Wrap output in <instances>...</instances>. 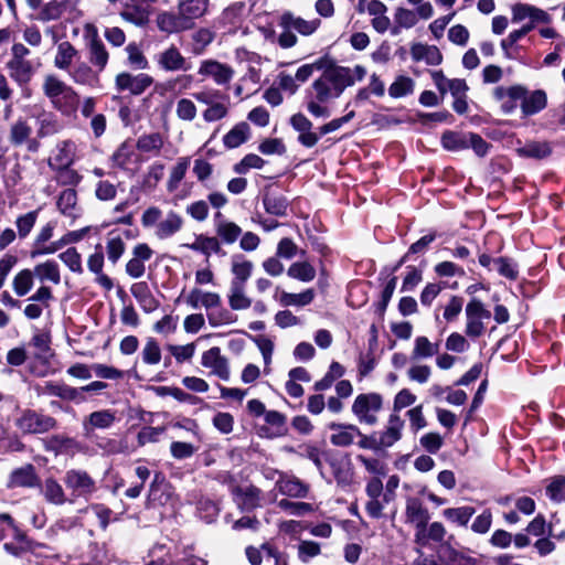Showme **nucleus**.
Wrapping results in <instances>:
<instances>
[{
  "label": "nucleus",
  "instance_id": "1",
  "mask_svg": "<svg viewBox=\"0 0 565 565\" xmlns=\"http://www.w3.org/2000/svg\"><path fill=\"white\" fill-rule=\"evenodd\" d=\"M350 72L344 66H330L323 71L312 85V94L320 103L338 98L347 87L352 86Z\"/></svg>",
  "mask_w": 565,
  "mask_h": 565
},
{
  "label": "nucleus",
  "instance_id": "2",
  "mask_svg": "<svg viewBox=\"0 0 565 565\" xmlns=\"http://www.w3.org/2000/svg\"><path fill=\"white\" fill-rule=\"evenodd\" d=\"M141 224L145 228H152L157 239L164 241L182 230L184 218L173 210L163 214L162 210L158 206H150L142 213Z\"/></svg>",
  "mask_w": 565,
  "mask_h": 565
},
{
  "label": "nucleus",
  "instance_id": "3",
  "mask_svg": "<svg viewBox=\"0 0 565 565\" xmlns=\"http://www.w3.org/2000/svg\"><path fill=\"white\" fill-rule=\"evenodd\" d=\"M42 88L52 105L62 113L68 114L77 107V93L56 75H46Z\"/></svg>",
  "mask_w": 565,
  "mask_h": 565
},
{
  "label": "nucleus",
  "instance_id": "4",
  "mask_svg": "<svg viewBox=\"0 0 565 565\" xmlns=\"http://www.w3.org/2000/svg\"><path fill=\"white\" fill-rule=\"evenodd\" d=\"M193 97L196 102L206 106V109L202 113V117L205 121H217L227 116L231 100L228 95L222 93L220 89L205 87L195 92Z\"/></svg>",
  "mask_w": 565,
  "mask_h": 565
},
{
  "label": "nucleus",
  "instance_id": "5",
  "mask_svg": "<svg viewBox=\"0 0 565 565\" xmlns=\"http://www.w3.org/2000/svg\"><path fill=\"white\" fill-rule=\"evenodd\" d=\"M499 94L520 99L522 117L524 118L539 114L547 105V95L542 89L529 92L521 85H513L510 86L509 90H499Z\"/></svg>",
  "mask_w": 565,
  "mask_h": 565
},
{
  "label": "nucleus",
  "instance_id": "6",
  "mask_svg": "<svg viewBox=\"0 0 565 565\" xmlns=\"http://www.w3.org/2000/svg\"><path fill=\"white\" fill-rule=\"evenodd\" d=\"M63 481L71 492V503L78 498L87 501L97 491L96 481L83 469H68L63 477Z\"/></svg>",
  "mask_w": 565,
  "mask_h": 565
},
{
  "label": "nucleus",
  "instance_id": "7",
  "mask_svg": "<svg viewBox=\"0 0 565 565\" xmlns=\"http://www.w3.org/2000/svg\"><path fill=\"white\" fill-rule=\"evenodd\" d=\"M350 116L351 115L333 119L330 122L319 127L315 131H311V122L302 114L294 115L290 119V124L294 129L300 132L298 141H318L324 135L338 130L344 122L349 120Z\"/></svg>",
  "mask_w": 565,
  "mask_h": 565
},
{
  "label": "nucleus",
  "instance_id": "8",
  "mask_svg": "<svg viewBox=\"0 0 565 565\" xmlns=\"http://www.w3.org/2000/svg\"><path fill=\"white\" fill-rule=\"evenodd\" d=\"M382 406L383 398L380 394H359L352 404V413L360 423L374 425L377 423V413L382 409Z\"/></svg>",
  "mask_w": 565,
  "mask_h": 565
},
{
  "label": "nucleus",
  "instance_id": "9",
  "mask_svg": "<svg viewBox=\"0 0 565 565\" xmlns=\"http://www.w3.org/2000/svg\"><path fill=\"white\" fill-rule=\"evenodd\" d=\"M15 425L23 434H45L54 429L57 422L52 416L25 409L17 418Z\"/></svg>",
  "mask_w": 565,
  "mask_h": 565
},
{
  "label": "nucleus",
  "instance_id": "10",
  "mask_svg": "<svg viewBox=\"0 0 565 565\" xmlns=\"http://www.w3.org/2000/svg\"><path fill=\"white\" fill-rule=\"evenodd\" d=\"M466 328L465 333L470 338H479L486 331L483 320L491 317V312L478 298H472L466 306Z\"/></svg>",
  "mask_w": 565,
  "mask_h": 565
},
{
  "label": "nucleus",
  "instance_id": "11",
  "mask_svg": "<svg viewBox=\"0 0 565 565\" xmlns=\"http://www.w3.org/2000/svg\"><path fill=\"white\" fill-rule=\"evenodd\" d=\"M84 31L87 40L88 60L97 72H102L109 58L106 46L99 39L97 28L94 24H85Z\"/></svg>",
  "mask_w": 565,
  "mask_h": 565
},
{
  "label": "nucleus",
  "instance_id": "12",
  "mask_svg": "<svg viewBox=\"0 0 565 565\" xmlns=\"http://www.w3.org/2000/svg\"><path fill=\"white\" fill-rule=\"evenodd\" d=\"M429 519L428 510L418 498L408 497L406 499L405 521L417 529L416 541H419L422 534L426 531Z\"/></svg>",
  "mask_w": 565,
  "mask_h": 565
},
{
  "label": "nucleus",
  "instance_id": "13",
  "mask_svg": "<svg viewBox=\"0 0 565 565\" xmlns=\"http://www.w3.org/2000/svg\"><path fill=\"white\" fill-rule=\"evenodd\" d=\"M201 365L210 370V374L223 381H228L231 370L228 360L221 352L218 347H213L202 353Z\"/></svg>",
  "mask_w": 565,
  "mask_h": 565
},
{
  "label": "nucleus",
  "instance_id": "14",
  "mask_svg": "<svg viewBox=\"0 0 565 565\" xmlns=\"http://www.w3.org/2000/svg\"><path fill=\"white\" fill-rule=\"evenodd\" d=\"M198 73L212 78L214 83L220 86L227 85L235 74L233 67L215 60L202 61Z\"/></svg>",
  "mask_w": 565,
  "mask_h": 565
},
{
  "label": "nucleus",
  "instance_id": "15",
  "mask_svg": "<svg viewBox=\"0 0 565 565\" xmlns=\"http://www.w3.org/2000/svg\"><path fill=\"white\" fill-rule=\"evenodd\" d=\"M153 255V250L146 243L137 244L131 252V258L126 264V274L138 279L146 273V262Z\"/></svg>",
  "mask_w": 565,
  "mask_h": 565
},
{
  "label": "nucleus",
  "instance_id": "16",
  "mask_svg": "<svg viewBox=\"0 0 565 565\" xmlns=\"http://www.w3.org/2000/svg\"><path fill=\"white\" fill-rule=\"evenodd\" d=\"M158 66L166 72H186L191 68L186 58L174 45H170L156 56Z\"/></svg>",
  "mask_w": 565,
  "mask_h": 565
},
{
  "label": "nucleus",
  "instance_id": "17",
  "mask_svg": "<svg viewBox=\"0 0 565 565\" xmlns=\"http://www.w3.org/2000/svg\"><path fill=\"white\" fill-rule=\"evenodd\" d=\"M320 25V19L306 20L290 11H285L279 18V26L290 28L302 36L312 35Z\"/></svg>",
  "mask_w": 565,
  "mask_h": 565
},
{
  "label": "nucleus",
  "instance_id": "18",
  "mask_svg": "<svg viewBox=\"0 0 565 565\" xmlns=\"http://www.w3.org/2000/svg\"><path fill=\"white\" fill-rule=\"evenodd\" d=\"M153 83V78L145 73L132 75L122 72L116 76V86L118 90H129L134 95L142 94Z\"/></svg>",
  "mask_w": 565,
  "mask_h": 565
},
{
  "label": "nucleus",
  "instance_id": "19",
  "mask_svg": "<svg viewBox=\"0 0 565 565\" xmlns=\"http://www.w3.org/2000/svg\"><path fill=\"white\" fill-rule=\"evenodd\" d=\"M511 14L513 23H520L526 19L532 22L542 23H548L551 21V15L546 11L529 3L518 2L513 4L511 7Z\"/></svg>",
  "mask_w": 565,
  "mask_h": 565
},
{
  "label": "nucleus",
  "instance_id": "20",
  "mask_svg": "<svg viewBox=\"0 0 565 565\" xmlns=\"http://www.w3.org/2000/svg\"><path fill=\"white\" fill-rule=\"evenodd\" d=\"M40 395L57 396L65 401L84 402L85 397L81 395V391L64 383L49 381L44 385L38 387Z\"/></svg>",
  "mask_w": 565,
  "mask_h": 565
},
{
  "label": "nucleus",
  "instance_id": "21",
  "mask_svg": "<svg viewBox=\"0 0 565 565\" xmlns=\"http://www.w3.org/2000/svg\"><path fill=\"white\" fill-rule=\"evenodd\" d=\"M329 428L332 431L330 441L337 447H349L354 443L358 435H361L359 427L352 424L331 423Z\"/></svg>",
  "mask_w": 565,
  "mask_h": 565
},
{
  "label": "nucleus",
  "instance_id": "22",
  "mask_svg": "<svg viewBox=\"0 0 565 565\" xmlns=\"http://www.w3.org/2000/svg\"><path fill=\"white\" fill-rule=\"evenodd\" d=\"M116 420V414L110 409H102L90 413L83 420V429L85 435L89 436L96 429H107L110 428Z\"/></svg>",
  "mask_w": 565,
  "mask_h": 565
},
{
  "label": "nucleus",
  "instance_id": "23",
  "mask_svg": "<svg viewBox=\"0 0 565 565\" xmlns=\"http://www.w3.org/2000/svg\"><path fill=\"white\" fill-rule=\"evenodd\" d=\"M209 0H178V11L189 29L193 20L203 17L209 8Z\"/></svg>",
  "mask_w": 565,
  "mask_h": 565
},
{
  "label": "nucleus",
  "instance_id": "24",
  "mask_svg": "<svg viewBox=\"0 0 565 565\" xmlns=\"http://www.w3.org/2000/svg\"><path fill=\"white\" fill-rule=\"evenodd\" d=\"M276 488L281 494L298 499L306 498L309 492V486L294 476H280Z\"/></svg>",
  "mask_w": 565,
  "mask_h": 565
},
{
  "label": "nucleus",
  "instance_id": "25",
  "mask_svg": "<svg viewBox=\"0 0 565 565\" xmlns=\"http://www.w3.org/2000/svg\"><path fill=\"white\" fill-rule=\"evenodd\" d=\"M254 264L246 259L244 255L236 254L231 258V273L233 278L230 285L246 286L252 276Z\"/></svg>",
  "mask_w": 565,
  "mask_h": 565
},
{
  "label": "nucleus",
  "instance_id": "26",
  "mask_svg": "<svg viewBox=\"0 0 565 565\" xmlns=\"http://www.w3.org/2000/svg\"><path fill=\"white\" fill-rule=\"evenodd\" d=\"M40 484L35 468L32 465H25L13 470L10 475L9 487L33 488Z\"/></svg>",
  "mask_w": 565,
  "mask_h": 565
},
{
  "label": "nucleus",
  "instance_id": "27",
  "mask_svg": "<svg viewBox=\"0 0 565 565\" xmlns=\"http://www.w3.org/2000/svg\"><path fill=\"white\" fill-rule=\"evenodd\" d=\"M7 68L10 77L20 86L26 87L34 74V67L28 60L8 61Z\"/></svg>",
  "mask_w": 565,
  "mask_h": 565
},
{
  "label": "nucleus",
  "instance_id": "28",
  "mask_svg": "<svg viewBox=\"0 0 565 565\" xmlns=\"http://www.w3.org/2000/svg\"><path fill=\"white\" fill-rule=\"evenodd\" d=\"M99 73L93 65L90 66L86 62H78L68 71L70 77L76 84L88 86H94L98 83Z\"/></svg>",
  "mask_w": 565,
  "mask_h": 565
},
{
  "label": "nucleus",
  "instance_id": "29",
  "mask_svg": "<svg viewBox=\"0 0 565 565\" xmlns=\"http://www.w3.org/2000/svg\"><path fill=\"white\" fill-rule=\"evenodd\" d=\"M156 23L160 31L168 34L181 32L189 29L179 12H159L156 18Z\"/></svg>",
  "mask_w": 565,
  "mask_h": 565
},
{
  "label": "nucleus",
  "instance_id": "30",
  "mask_svg": "<svg viewBox=\"0 0 565 565\" xmlns=\"http://www.w3.org/2000/svg\"><path fill=\"white\" fill-rule=\"evenodd\" d=\"M215 232L217 237L225 244H233L242 234V228L234 222L223 220L222 213H215Z\"/></svg>",
  "mask_w": 565,
  "mask_h": 565
},
{
  "label": "nucleus",
  "instance_id": "31",
  "mask_svg": "<svg viewBox=\"0 0 565 565\" xmlns=\"http://www.w3.org/2000/svg\"><path fill=\"white\" fill-rule=\"evenodd\" d=\"M404 420L397 415H391L386 428L379 436L381 447H391L402 437Z\"/></svg>",
  "mask_w": 565,
  "mask_h": 565
},
{
  "label": "nucleus",
  "instance_id": "32",
  "mask_svg": "<svg viewBox=\"0 0 565 565\" xmlns=\"http://www.w3.org/2000/svg\"><path fill=\"white\" fill-rule=\"evenodd\" d=\"M41 493L46 502L54 505H63L66 502H70L63 487L52 477L44 480V483L41 487Z\"/></svg>",
  "mask_w": 565,
  "mask_h": 565
},
{
  "label": "nucleus",
  "instance_id": "33",
  "mask_svg": "<svg viewBox=\"0 0 565 565\" xmlns=\"http://www.w3.org/2000/svg\"><path fill=\"white\" fill-rule=\"evenodd\" d=\"M230 308L234 311L246 310L252 307L253 300L246 294V286L230 285L227 292Z\"/></svg>",
  "mask_w": 565,
  "mask_h": 565
},
{
  "label": "nucleus",
  "instance_id": "34",
  "mask_svg": "<svg viewBox=\"0 0 565 565\" xmlns=\"http://www.w3.org/2000/svg\"><path fill=\"white\" fill-rule=\"evenodd\" d=\"M78 55L77 50L68 41L61 42L56 47L54 56V66L62 71H70L75 57Z\"/></svg>",
  "mask_w": 565,
  "mask_h": 565
},
{
  "label": "nucleus",
  "instance_id": "35",
  "mask_svg": "<svg viewBox=\"0 0 565 565\" xmlns=\"http://www.w3.org/2000/svg\"><path fill=\"white\" fill-rule=\"evenodd\" d=\"M131 294L146 312H151L159 306L158 300L152 296L146 282L132 285Z\"/></svg>",
  "mask_w": 565,
  "mask_h": 565
},
{
  "label": "nucleus",
  "instance_id": "36",
  "mask_svg": "<svg viewBox=\"0 0 565 565\" xmlns=\"http://www.w3.org/2000/svg\"><path fill=\"white\" fill-rule=\"evenodd\" d=\"M439 353V343H433L427 337L420 335L414 340L412 360L429 359Z\"/></svg>",
  "mask_w": 565,
  "mask_h": 565
},
{
  "label": "nucleus",
  "instance_id": "37",
  "mask_svg": "<svg viewBox=\"0 0 565 565\" xmlns=\"http://www.w3.org/2000/svg\"><path fill=\"white\" fill-rule=\"evenodd\" d=\"M57 207L62 214L71 218H76L79 214L77 207V194L73 189L64 190L57 200Z\"/></svg>",
  "mask_w": 565,
  "mask_h": 565
},
{
  "label": "nucleus",
  "instance_id": "38",
  "mask_svg": "<svg viewBox=\"0 0 565 565\" xmlns=\"http://www.w3.org/2000/svg\"><path fill=\"white\" fill-rule=\"evenodd\" d=\"M412 55L417 61H424L429 65H438L443 61V55L437 46L418 44L412 49Z\"/></svg>",
  "mask_w": 565,
  "mask_h": 565
},
{
  "label": "nucleus",
  "instance_id": "39",
  "mask_svg": "<svg viewBox=\"0 0 565 565\" xmlns=\"http://www.w3.org/2000/svg\"><path fill=\"white\" fill-rule=\"evenodd\" d=\"M77 447V443L65 435H53L44 440V448L55 455L68 452Z\"/></svg>",
  "mask_w": 565,
  "mask_h": 565
},
{
  "label": "nucleus",
  "instance_id": "40",
  "mask_svg": "<svg viewBox=\"0 0 565 565\" xmlns=\"http://www.w3.org/2000/svg\"><path fill=\"white\" fill-rule=\"evenodd\" d=\"M313 298H315V292L312 289H307L299 294L281 291L277 297L279 303L284 307H290V306L303 307V306L311 303Z\"/></svg>",
  "mask_w": 565,
  "mask_h": 565
},
{
  "label": "nucleus",
  "instance_id": "41",
  "mask_svg": "<svg viewBox=\"0 0 565 565\" xmlns=\"http://www.w3.org/2000/svg\"><path fill=\"white\" fill-rule=\"evenodd\" d=\"M150 12L147 8L134 4L126 6V9L120 12V17L136 26H145L149 22Z\"/></svg>",
  "mask_w": 565,
  "mask_h": 565
},
{
  "label": "nucleus",
  "instance_id": "42",
  "mask_svg": "<svg viewBox=\"0 0 565 565\" xmlns=\"http://www.w3.org/2000/svg\"><path fill=\"white\" fill-rule=\"evenodd\" d=\"M236 495L239 507L244 510H253L260 507V490L254 486L238 489Z\"/></svg>",
  "mask_w": 565,
  "mask_h": 565
},
{
  "label": "nucleus",
  "instance_id": "43",
  "mask_svg": "<svg viewBox=\"0 0 565 565\" xmlns=\"http://www.w3.org/2000/svg\"><path fill=\"white\" fill-rule=\"evenodd\" d=\"M33 273L41 281H51L54 285H58L61 282L60 268L57 263L54 260H46L38 264L34 267Z\"/></svg>",
  "mask_w": 565,
  "mask_h": 565
},
{
  "label": "nucleus",
  "instance_id": "44",
  "mask_svg": "<svg viewBox=\"0 0 565 565\" xmlns=\"http://www.w3.org/2000/svg\"><path fill=\"white\" fill-rule=\"evenodd\" d=\"M34 285V273L31 269L20 270L12 280V288L18 297L28 295Z\"/></svg>",
  "mask_w": 565,
  "mask_h": 565
},
{
  "label": "nucleus",
  "instance_id": "45",
  "mask_svg": "<svg viewBox=\"0 0 565 565\" xmlns=\"http://www.w3.org/2000/svg\"><path fill=\"white\" fill-rule=\"evenodd\" d=\"M265 210L276 216L286 214L288 202L285 196L275 192H267L263 199Z\"/></svg>",
  "mask_w": 565,
  "mask_h": 565
},
{
  "label": "nucleus",
  "instance_id": "46",
  "mask_svg": "<svg viewBox=\"0 0 565 565\" xmlns=\"http://www.w3.org/2000/svg\"><path fill=\"white\" fill-rule=\"evenodd\" d=\"M287 275L292 279L309 282L315 279L316 269L308 262H296L289 266Z\"/></svg>",
  "mask_w": 565,
  "mask_h": 565
},
{
  "label": "nucleus",
  "instance_id": "47",
  "mask_svg": "<svg viewBox=\"0 0 565 565\" xmlns=\"http://www.w3.org/2000/svg\"><path fill=\"white\" fill-rule=\"evenodd\" d=\"M73 161V151L67 143H58L49 158V163L55 169L67 168Z\"/></svg>",
  "mask_w": 565,
  "mask_h": 565
},
{
  "label": "nucleus",
  "instance_id": "48",
  "mask_svg": "<svg viewBox=\"0 0 565 565\" xmlns=\"http://www.w3.org/2000/svg\"><path fill=\"white\" fill-rule=\"evenodd\" d=\"M415 82L404 75H399L388 87V94L393 98H402L414 92Z\"/></svg>",
  "mask_w": 565,
  "mask_h": 565
},
{
  "label": "nucleus",
  "instance_id": "49",
  "mask_svg": "<svg viewBox=\"0 0 565 565\" xmlns=\"http://www.w3.org/2000/svg\"><path fill=\"white\" fill-rule=\"evenodd\" d=\"M475 509L472 507H460V508H449L443 511V515L450 522L457 523L460 526H466L475 514Z\"/></svg>",
  "mask_w": 565,
  "mask_h": 565
},
{
  "label": "nucleus",
  "instance_id": "50",
  "mask_svg": "<svg viewBox=\"0 0 565 565\" xmlns=\"http://www.w3.org/2000/svg\"><path fill=\"white\" fill-rule=\"evenodd\" d=\"M520 147L515 151L521 157L542 159L551 153L548 143H519Z\"/></svg>",
  "mask_w": 565,
  "mask_h": 565
},
{
  "label": "nucleus",
  "instance_id": "51",
  "mask_svg": "<svg viewBox=\"0 0 565 565\" xmlns=\"http://www.w3.org/2000/svg\"><path fill=\"white\" fill-rule=\"evenodd\" d=\"M126 250V244L120 236H113L111 233L106 243V254L108 260L116 264Z\"/></svg>",
  "mask_w": 565,
  "mask_h": 565
},
{
  "label": "nucleus",
  "instance_id": "52",
  "mask_svg": "<svg viewBox=\"0 0 565 565\" xmlns=\"http://www.w3.org/2000/svg\"><path fill=\"white\" fill-rule=\"evenodd\" d=\"M64 11V6L62 2L56 0H52L45 3L39 11L36 19L42 22H49L53 20H57Z\"/></svg>",
  "mask_w": 565,
  "mask_h": 565
},
{
  "label": "nucleus",
  "instance_id": "53",
  "mask_svg": "<svg viewBox=\"0 0 565 565\" xmlns=\"http://www.w3.org/2000/svg\"><path fill=\"white\" fill-rule=\"evenodd\" d=\"M141 358L143 363L149 365H156L161 360V349L159 343L153 339L149 338L141 351Z\"/></svg>",
  "mask_w": 565,
  "mask_h": 565
},
{
  "label": "nucleus",
  "instance_id": "54",
  "mask_svg": "<svg viewBox=\"0 0 565 565\" xmlns=\"http://www.w3.org/2000/svg\"><path fill=\"white\" fill-rule=\"evenodd\" d=\"M493 267L497 269V271L510 279L515 280L519 277V269L518 265L510 258L507 257H498L493 260Z\"/></svg>",
  "mask_w": 565,
  "mask_h": 565
},
{
  "label": "nucleus",
  "instance_id": "55",
  "mask_svg": "<svg viewBox=\"0 0 565 565\" xmlns=\"http://www.w3.org/2000/svg\"><path fill=\"white\" fill-rule=\"evenodd\" d=\"M39 211H31L23 215H20L15 225L18 228V235L20 238H25L34 227L36 220H38Z\"/></svg>",
  "mask_w": 565,
  "mask_h": 565
},
{
  "label": "nucleus",
  "instance_id": "56",
  "mask_svg": "<svg viewBox=\"0 0 565 565\" xmlns=\"http://www.w3.org/2000/svg\"><path fill=\"white\" fill-rule=\"evenodd\" d=\"M168 351L175 359L177 363L189 362L195 354V344L188 343L184 345L179 344H169L167 347Z\"/></svg>",
  "mask_w": 565,
  "mask_h": 565
},
{
  "label": "nucleus",
  "instance_id": "57",
  "mask_svg": "<svg viewBox=\"0 0 565 565\" xmlns=\"http://www.w3.org/2000/svg\"><path fill=\"white\" fill-rule=\"evenodd\" d=\"M265 161L257 154H247L239 162L234 164L233 170L237 174H245L250 169H260Z\"/></svg>",
  "mask_w": 565,
  "mask_h": 565
},
{
  "label": "nucleus",
  "instance_id": "58",
  "mask_svg": "<svg viewBox=\"0 0 565 565\" xmlns=\"http://www.w3.org/2000/svg\"><path fill=\"white\" fill-rule=\"evenodd\" d=\"M61 249V244L57 241L54 242H39L33 241L30 255L32 258L40 256L52 255Z\"/></svg>",
  "mask_w": 565,
  "mask_h": 565
},
{
  "label": "nucleus",
  "instance_id": "59",
  "mask_svg": "<svg viewBox=\"0 0 565 565\" xmlns=\"http://www.w3.org/2000/svg\"><path fill=\"white\" fill-rule=\"evenodd\" d=\"M58 257L73 273L81 274L83 271L82 257L76 248H67L65 252L61 253Z\"/></svg>",
  "mask_w": 565,
  "mask_h": 565
},
{
  "label": "nucleus",
  "instance_id": "60",
  "mask_svg": "<svg viewBox=\"0 0 565 565\" xmlns=\"http://www.w3.org/2000/svg\"><path fill=\"white\" fill-rule=\"evenodd\" d=\"M324 60L320 58L315 61L313 63L303 64L300 67H298L295 78L296 82L300 85L306 83L315 71H320L324 67Z\"/></svg>",
  "mask_w": 565,
  "mask_h": 565
},
{
  "label": "nucleus",
  "instance_id": "61",
  "mask_svg": "<svg viewBox=\"0 0 565 565\" xmlns=\"http://www.w3.org/2000/svg\"><path fill=\"white\" fill-rule=\"evenodd\" d=\"M278 507L285 511H288L292 515H305L313 511L310 503L307 502H294L288 499H281L278 501Z\"/></svg>",
  "mask_w": 565,
  "mask_h": 565
},
{
  "label": "nucleus",
  "instance_id": "62",
  "mask_svg": "<svg viewBox=\"0 0 565 565\" xmlns=\"http://www.w3.org/2000/svg\"><path fill=\"white\" fill-rule=\"evenodd\" d=\"M320 553V544L315 541H301L298 545V557L302 563L309 562Z\"/></svg>",
  "mask_w": 565,
  "mask_h": 565
},
{
  "label": "nucleus",
  "instance_id": "63",
  "mask_svg": "<svg viewBox=\"0 0 565 565\" xmlns=\"http://www.w3.org/2000/svg\"><path fill=\"white\" fill-rule=\"evenodd\" d=\"M126 52L128 54L130 65L135 68L145 70L148 67V61L136 43H129L126 46Z\"/></svg>",
  "mask_w": 565,
  "mask_h": 565
},
{
  "label": "nucleus",
  "instance_id": "64",
  "mask_svg": "<svg viewBox=\"0 0 565 565\" xmlns=\"http://www.w3.org/2000/svg\"><path fill=\"white\" fill-rule=\"evenodd\" d=\"M547 495L555 502L565 501V478L556 477L546 488Z\"/></svg>",
  "mask_w": 565,
  "mask_h": 565
}]
</instances>
